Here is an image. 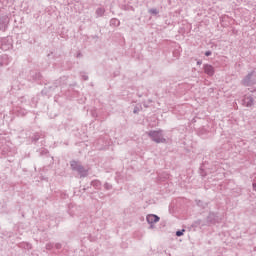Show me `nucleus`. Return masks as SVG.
I'll return each instance as SVG.
<instances>
[{"label": "nucleus", "instance_id": "11", "mask_svg": "<svg viewBox=\"0 0 256 256\" xmlns=\"http://www.w3.org/2000/svg\"><path fill=\"white\" fill-rule=\"evenodd\" d=\"M111 23H114V25H119V20L117 19H112Z\"/></svg>", "mask_w": 256, "mask_h": 256}, {"label": "nucleus", "instance_id": "8", "mask_svg": "<svg viewBox=\"0 0 256 256\" xmlns=\"http://www.w3.org/2000/svg\"><path fill=\"white\" fill-rule=\"evenodd\" d=\"M7 29V24H1L0 22V31H5Z\"/></svg>", "mask_w": 256, "mask_h": 256}, {"label": "nucleus", "instance_id": "12", "mask_svg": "<svg viewBox=\"0 0 256 256\" xmlns=\"http://www.w3.org/2000/svg\"><path fill=\"white\" fill-rule=\"evenodd\" d=\"M205 55H206V57L211 56V51H207V52H205Z\"/></svg>", "mask_w": 256, "mask_h": 256}, {"label": "nucleus", "instance_id": "4", "mask_svg": "<svg viewBox=\"0 0 256 256\" xmlns=\"http://www.w3.org/2000/svg\"><path fill=\"white\" fill-rule=\"evenodd\" d=\"M203 69L204 73L209 77H213V75H215V67H213L211 64H204Z\"/></svg>", "mask_w": 256, "mask_h": 256}, {"label": "nucleus", "instance_id": "3", "mask_svg": "<svg viewBox=\"0 0 256 256\" xmlns=\"http://www.w3.org/2000/svg\"><path fill=\"white\" fill-rule=\"evenodd\" d=\"M71 167L74 171H78V173H80V175H87V172L85 171V168H83V166H81V163L77 162V161H72L71 162Z\"/></svg>", "mask_w": 256, "mask_h": 256}, {"label": "nucleus", "instance_id": "2", "mask_svg": "<svg viewBox=\"0 0 256 256\" xmlns=\"http://www.w3.org/2000/svg\"><path fill=\"white\" fill-rule=\"evenodd\" d=\"M148 135L155 143H165L166 141L165 138L163 137V132L161 130L150 131Z\"/></svg>", "mask_w": 256, "mask_h": 256}, {"label": "nucleus", "instance_id": "6", "mask_svg": "<svg viewBox=\"0 0 256 256\" xmlns=\"http://www.w3.org/2000/svg\"><path fill=\"white\" fill-rule=\"evenodd\" d=\"M253 97L251 96H246L243 100V105H245V107H252L253 105Z\"/></svg>", "mask_w": 256, "mask_h": 256}, {"label": "nucleus", "instance_id": "9", "mask_svg": "<svg viewBox=\"0 0 256 256\" xmlns=\"http://www.w3.org/2000/svg\"><path fill=\"white\" fill-rule=\"evenodd\" d=\"M183 233H185L184 229L182 231H177L176 235H177V237H181V236H183Z\"/></svg>", "mask_w": 256, "mask_h": 256}, {"label": "nucleus", "instance_id": "7", "mask_svg": "<svg viewBox=\"0 0 256 256\" xmlns=\"http://www.w3.org/2000/svg\"><path fill=\"white\" fill-rule=\"evenodd\" d=\"M96 13H97V15H98L99 17H101V15H103V13H105V9H103V8H98V9L96 10Z\"/></svg>", "mask_w": 256, "mask_h": 256}, {"label": "nucleus", "instance_id": "5", "mask_svg": "<svg viewBox=\"0 0 256 256\" xmlns=\"http://www.w3.org/2000/svg\"><path fill=\"white\" fill-rule=\"evenodd\" d=\"M159 216L155 215V214H149L146 217V220L148 223L153 224V223H159Z\"/></svg>", "mask_w": 256, "mask_h": 256}, {"label": "nucleus", "instance_id": "10", "mask_svg": "<svg viewBox=\"0 0 256 256\" xmlns=\"http://www.w3.org/2000/svg\"><path fill=\"white\" fill-rule=\"evenodd\" d=\"M150 13H152L153 15H157V13H159V11L157 9H151Z\"/></svg>", "mask_w": 256, "mask_h": 256}, {"label": "nucleus", "instance_id": "1", "mask_svg": "<svg viewBox=\"0 0 256 256\" xmlns=\"http://www.w3.org/2000/svg\"><path fill=\"white\" fill-rule=\"evenodd\" d=\"M256 84V74L255 71L250 72L245 78L242 80V85L245 87H251Z\"/></svg>", "mask_w": 256, "mask_h": 256}]
</instances>
